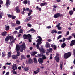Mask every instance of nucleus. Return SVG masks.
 Instances as JSON below:
<instances>
[{"instance_id":"nucleus-34","label":"nucleus","mask_w":75,"mask_h":75,"mask_svg":"<svg viewBox=\"0 0 75 75\" xmlns=\"http://www.w3.org/2000/svg\"><path fill=\"white\" fill-rule=\"evenodd\" d=\"M71 38H72V37L69 36V38H66V40H70Z\"/></svg>"},{"instance_id":"nucleus-10","label":"nucleus","mask_w":75,"mask_h":75,"mask_svg":"<svg viewBox=\"0 0 75 75\" xmlns=\"http://www.w3.org/2000/svg\"><path fill=\"white\" fill-rule=\"evenodd\" d=\"M38 61L39 64H42L44 61L41 58H39L38 59Z\"/></svg>"},{"instance_id":"nucleus-47","label":"nucleus","mask_w":75,"mask_h":75,"mask_svg":"<svg viewBox=\"0 0 75 75\" xmlns=\"http://www.w3.org/2000/svg\"><path fill=\"white\" fill-rule=\"evenodd\" d=\"M62 36L60 35H59V36L57 38V39L58 40L59 39V38H61V37Z\"/></svg>"},{"instance_id":"nucleus-29","label":"nucleus","mask_w":75,"mask_h":75,"mask_svg":"<svg viewBox=\"0 0 75 75\" xmlns=\"http://www.w3.org/2000/svg\"><path fill=\"white\" fill-rule=\"evenodd\" d=\"M47 52H51L52 51V48H49V49H47Z\"/></svg>"},{"instance_id":"nucleus-40","label":"nucleus","mask_w":75,"mask_h":75,"mask_svg":"<svg viewBox=\"0 0 75 75\" xmlns=\"http://www.w3.org/2000/svg\"><path fill=\"white\" fill-rule=\"evenodd\" d=\"M42 59H46V57L45 55H43L42 56Z\"/></svg>"},{"instance_id":"nucleus-19","label":"nucleus","mask_w":75,"mask_h":75,"mask_svg":"<svg viewBox=\"0 0 75 75\" xmlns=\"http://www.w3.org/2000/svg\"><path fill=\"white\" fill-rule=\"evenodd\" d=\"M7 34V33L6 31H4L2 33V35L3 37L6 36Z\"/></svg>"},{"instance_id":"nucleus-13","label":"nucleus","mask_w":75,"mask_h":75,"mask_svg":"<svg viewBox=\"0 0 75 75\" xmlns=\"http://www.w3.org/2000/svg\"><path fill=\"white\" fill-rule=\"evenodd\" d=\"M59 13H58L55 14L53 16L54 18H58V17H59Z\"/></svg>"},{"instance_id":"nucleus-39","label":"nucleus","mask_w":75,"mask_h":75,"mask_svg":"<svg viewBox=\"0 0 75 75\" xmlns=\"http://www.w3.org/2000/svg\"><path fill=\"white\" fill-rule=\"evenodd\" d=\"M7 15L8 17H9V18H11V17H12V15H10V14H8Z\"/></svg>"},{"instance_id":"nucleus-33","label":"nucleus","mask_w":75,"mask_h":75,"mask_svg":"<svg viewBox=\"0 0 75 75\" xmlns=\"http://www.w3.org/2000/svg\"><path fill=\"white\" fill-rule=\"evenodd\" d=\"M5 56H6V54H5V52H3L2 53V57H5Z\"/></svg>"},{"instance_id":"nucleus-31","label":"nucleus","mask_w":75,"mask_h":75,"mask_svg":"<svg viewBox=\"0 0 75 75\" xmlns=\"http://www.w3.org/2000/svg\"><path fill=\"white\" fill-rule=\"evenodd\" d=\"M73 13H74V11H70L69 12V13L71 16L72 15Z\"/></svg>"},{"instance_id":"nucleus-4","label":"nucleus","mask_w":75,"mask_h":75,"mask_svg":"<svg viewBox=\"0 0 75 75\" xmlns=\"http://www.w3.org/2000/svg\"><path fill=\"white\" fill-rule=\"evenodd\" d=\"M72 53L71 52H69L67 53H65L64 55V58L67 59L69 58L71 55Z\"/></svg>"},{"instance_id":"nucleus-54","label":"nucleus","mask_w":75,"mask_h":75,"mask_svg":"<svg viewBox=\"0 0 75 75\" xmlns=\"http://www.w3.org/2000/svg\"><path fill=\"white\" fill-rule=\"evenodd\" d=\"M40 68H41L42 69H44V66L42 65L40 66Z\"/></svg>"},{"instance_id":"nucleus-8","label":"nucleus","mask_w":75,"mask_h":75,"mask_svg":"<svg viewBox=\"0 0 75 75\" xmlns=\"http://www.w3.org/2000/svg\"><path fill=\"white\" fill-rule=\"evenodd\" d=\"M60 25H61V23H59L56 26V27L59 30H61L62 29V28L60 27Z\"/></svg>"},{"instance_id":"nucleus-56","label":"nucleus","mask_w":75,"mask_h":75,"mask_svg":"<svg viewBox=\"0 0 75 75\" xmlns=\"http://www.w3.org/2000/svg\"><path fill=\"white\" fill-rule=\"evenodd\" d=\"M59 17H63L64 16V15H63L62 14H60V13H59Z\"/></svg>"},{"instance_id":"nucleus-58","label":"nucleus","mask_w":75,"mask_h":75,"mask_svg":"<svg viewBox=\"0 0 75 75\" xmlns=\"http://www.w3.org/2000/svg\"><path fill=\"white\" fill-rule=\"evenodd\" d=\"M71 35L72 36H74V38H75V35L74 33L72 34Z\"/></svg>"},{"instance_id":"nucleus-30","label":"nucleus","mask_w":75,"mask_h":75,"mask_svg":"<svg viewBox=\"0 0 75 75\" xmlns=\"http://www.w3.org/2000/svg\"><path fill=\"white\" fill-rule=\"evenodd\" d=\"M34 60V63H35L36 64H37V62H38L37 61V59H36V58H34L33 59Z\"/></svg>"},{"instance_id":"nucleus-61","label":"nucleus","mask_w":75,"mask_h":75,"mask_svg":"<svg viewBox=\"0 0 75 75\" xmlns=\"http://www.w3.org/2000/svg\"><path fill=\"white\" fill-rule=\"evenodd\" d=\"M21 67L20 66V67H19L18 68V69H19V70H20V69H21Z\"/></svg>"},{"instance_id":"nucleus-45","label":"nucleus","mask_w":75,"mask_h":75,"mask_svg":"<svg viewBox=\"0 0 75 75\" xmlns=\"http://www.w3.org/2000/svg\"><path fill=\"white\" fill-rule=\"evenodd\" d=\"M37 57L39 58L40 57H41V54H39L38 55Z\"/></svg>"},{"instance_id":"nucleus-38","label":"nucleus","mask_w":75,"mask_h":75,"mask_svg":"<svg viewBox=\"0 0 75 75\" xmlns=\"http://www.w3.org/2000/svg\"><path fill=\"white\" fill-rule=\"evenodd\" d=\"M16 23L17 24H20V22L18 21H16Z\"/></svg>"},{"instance_id":"nucleus-6","label":"nucleus","mask_w":75,"mask_h":75,"mask_svg":"<svg viewBox=\"0 0 75 75\" xmlns=\"http://www.w3.org/2000/svg\"><path fill=\"white\" fill-rule=\"evenodd\" d=\"M17 65L16 64H14L12 65V69L14 71L15 70H17Z\"/></svg>"},{"instance_id":"nucleus-21","label":"nucleus","mask_w":75,"mask_h":75,"mask_svg":"<svg viewBox=\"0 0 75 75\" xmlns=\"http://www.w3.org/2000/svg\"><path fill=\"white\" fill-rule=\"evenodd\" d=\"M5 30L6 31H7L9 30V26L7 25H6L5 26Z\"/></svg>"},{"instance_id":"nucleus-11","label":"nucleus","mask_w":75,"mask_h":75,"mask_svg":"<svg viewBox=\"0 0 75 75\" xmlns=\"http://www.w3.org/2000/svg\"><path fill=\"white\" fill-rule=\"evenodd\" d=\"M54 58L56 60V62H58L59 61V60H60L59 57H57V56H56Z\"/></svg>"},{"instance_id":"nucleus-9","label":"nucleus","mask_w":75,"mask_h":75,"mask_svg":"<svg viewBox=\"0 0 75 75\" xmlns=\"http://www.w3.org/2000/svg\"><path fill=\"white\" fill-rule=\"evenodd\" d=\"M75 44V40L71 41V43L70 44V46H73Z\"/></svg>"},{"instance_id":"nucleus-46","label":"nucleus","mask_w":75,"mask_h":75,"mask_svg":"<svg viewBox=\"0 0 75 75\" xmlns=\"http://www.w3.org/2000/svg\"><path fill=\"white\" fill-rule=\"evenodd\" d=\"M53 7H54V8H57V6L56 5H54Z\"/></svg>"},{"instance_id":"nucleus-22","label":"nucleus","mask_w":75,"mask_h":75,"mask_svg":"<svg viewBox=\"0 0 75 75\" xmlns=\"http://www.w3.org/2000/svg\"><path fill=\"white\" fill-rule=\"evenodd\" d=\"M40 72V69H38L36 71H34V73L35 74H37L38 73Z\"/></svg>"},{"instance_id":"nucleus-63","label":"nucleus","mask_w":75,"mask_h":75,"mask_svg":"<svg viewBox=\"0 0 75 75\" xmlns=\"http://www.w3.org/2000/svg\"><path fill=\"white\" fill-rule=\"evenodd\" d=\"M21 14H23V15H24V11H22Z\"/></svg>"},{"instance_id":"nucleus-36","label":"nucleus","mask_w":75,"mask_h":75,"mask_svg":"<svg viewBox=\"0 0 75 75\" xmlns=\"http://www.w3.org/2000/svg\"><path fill=\"white\" fill-rule=\"evenodd\" d=\"M27 25L28 27H31V26H32L29 23H28L27 24Z\"/></svg>"},{"instance_id":"nucleus-59","label":"nucleus","mask_w":75,"mask_h":75,"mask_svg":"<svg viewBox=\"0 0 75 75\" xmlns=\"http://www.w3.org/2000/svg\"><path fill=\"white\" fill-rule=\"evenodd\" d=\"M55 46V45L54 44L51 45V46L52 47H54Z\"/></svg>"},{"instance_id":"nucleus-41","label":"nucleus","mask_w":75,"mask_h":75,"mask_svg":"<svg viewBox=\"0 0 75 75\" xmlns=\"http://www.w3.org/2000/svg\"><path fill=\"white\" fill-rule=\"evenodd\" d=\"M11 18L12 19H15L16 18V16H14L12 15Z\"/></svg>"},{"instance_id":"nucleus-52","label":"nucleus","mask_w":75,"mask_h":75,"mask_svg":"<svg viewBox=\"0 0 75 75\" xmlns=\"http://www.w3.org/2000/svg\"><path fill=\"white\" fill-rule=\"evenodd\" d=\"M58 34H61V33H62V32L61 31H59L57 32Z\"/></svg>"},{"instance_id":"nucleus-14","label":"nucleus","mask_w":75,"mask_h":75,"mask_svg":"<svg viewBox=\"0 0 75 75\" xmlns=\"http://www.w3.org/2000/svg\"><path fill=\"white\" fill-rule=\"evenodd\" d=\"M45 47L47 48H48L50 47V44L48 43V42H47L46 43Z\"/></svg>"},{"instance_id":"nucleus-28","label":"nucleus","mask_w":75,"mask_h":75,"mask_svg":"<svg viewBox=\"0 0 75 75\" xmlns=\"http://www.w3.org/2000/svg\"><path fill=\"white\" fill-rule=\"evenodd\" d=\"M60 67L61 70H62V61L60 62Z\"/></svg>"},{"instance_id":"nucleus-26","label":"nucleus","mask_w":75,"mask_h":75,"mask_svg":"<svg viewBox=\"0 0 75 75\" xmlns=\"http://www.w3.org/2000/svg\"><path fill=\"white\" fill-rule=\"evenodd\" d=\"M66 46V44L65 43H63L61 46V48H64V47Z\"/></svg>"},{"instance_id":"nucleus-55","label":"nucleus","mask_w":75,"mask_h":75,"mask_svg":"<svg viewBox=\"0 0 75 75\" xmlns=\"http://www.w3.org/2000/svg\"><path fill=\"white\" fill-rule=\"evenodd\" d=\"M10 74L9 72H7L6 74L5 75H9Z\"/></svg>"},{"instance_id":"nucleus-2","label":"nucleus","mask_w":75,"mask_h":75,"mask_svg":"<svg viewBox=\"0 0 75 75\" xmlns=\"http://www.w3.org/2000/svg\"><path fill=\"white\" fill-rule=\"evenodd\" d=\"M38 38H39L38 39L36 42H38V43H37L36 45V47L37 49L39 50L40 52L41 53H44L45 52V50L43 48H42L41 49H40V47L39 46V45L41 44V41H42V38L41 37H40V36H38Z\"/></svg>"},{"instance_id":"nucleus-17","label":"nucleus","mask_w":75,"mask_h":75,"mask_svg":"<svg viewBox=\"0 0 75 75\" xmlns=\"http://www.w3.org/2000/svg\"><path fill=\"white\" fill-rule=\"evenodd\" d=\"M12 58L13 59H17L18 58V57L15 55H13L12 56Z\"/></svg>"},{"instance_id":"nucleus-43","label":"nucleus","mask_w":75,"mask_h":75,"mask_svg":"<svg viewBox=\"0 0 75 75\" xmlns=\"http://www.w3.org/2000/svg\"><path fill=\"white\" fill-rule=\"evenodd\" d=\"M29 31H35V30H34V29L32 28L29 30Z\"/></svg>"},{"instance_id":"nucleus-62","label":"nucleus","mask_w":75,"mask_h":75,"mask_svg":"<svg viewBox=\"0 0 75 75\" xmlns=\"http://www.w3.org/2000/svg\"><path fill=\"white\" fill-rule=\"evenodd\" d=\"M49 52H48V51L47 50V52L46 53V54L47 55H48V53H49Z\"/></svg>"},{"instance_id":"nucleus-12","label":"nucleus","mask_w":75,"mask_h":75,"mask_svg":"<svg viewBox=\"0 0 75 75\" xmlns=\"http://www.w3.org/2000/svg\"><path fill=\"white\" fill-rule=\"evenodd\" d=\"M29 35L30 34H29L28 35H26L25 34L24 35L23 37L24 39H28V38L30 37V36H29Z\"/></svg>"},{"instance_id":"nucleus-57","label":"nucleus","mask_w":75,"mask_h":75,"mask_svg":"<svg viewBox=\"0 0 75 75\" xmlns=\"http://www.w3.org/2000/svg\"><path fill=\"white\" fill-rule=\"evenodd\" d=\"M13 74H17V72H16V71H13Z\"/></svg>"},{"instance_id":"nucleus-1","label":"nucleus","mask_w":75,"mask_h":75,"mask_svg":"<svg viewBox=\"0 0 75 75\" xmlns=\"http://www.w3.org/2000/svg\"><path fill=\"white\" fill-rule=\"evenodd\" d=\"M25 49V43H23V44L20 46L18 44L16 45V50L17 52V54L16 56L17 57H19L20 55V52H18L19 50L21 52H23V50H24Z\"/></svg>"},{"instance_id":"nucleus-49","label":"nucleus","mask_w":75,"mask_h":75,"mask_svg":"<svg viewBox=\"0 0 75 75\" xmlns=\"http://www.w3.org/2000/svg\"><path fill=\"white\" fill-rule=\"evenodd\" d=\"M51 28V27L50 26H47V28H46L47 29H49L50 28Z\"/></svg>"},{"instance_id":"nucleus-51","label":"nucleus","mask_w":75,"mask_h":75,"mask_svg":"<svg viewBox=\"0 0 75 75\" xmlns=\"http://www.w3.org/2000/svg\"><path fill=\"white\" fill-rule=\"evenodd\" d=\"M15 24L14 23H11V25L12 26V27H13L15 25Z\"/></svg>"},{"instance_id":"nucleus-53","label":"nucleus","mask_w":75,"mask_h":75,"mask_svg":"<svg viewBox=\"0 0 75 75\" xmlns=\"http://www.w3.org/2000/svg\"><path fill=\"white\" fill-rule=\"evenodd\" d=\"M55 31V30H53L52 31L51 33L52 34H53V33H54V32Z\"/></svg>"},{"instance_id":"nucleus-7","label":"nucleus","mask_w":75,"mask_h":75,"mask_svg":"<svg viewBox=\"0 0 75 75\" xmlns=\"http://www.w3.org/2000/svg\"><path fill=\"white\" fill-rule=\"evenodd\" d=\"M19 7H17L15 8V11L17 13H20V10L19 9Z\"/></svg>"},{"instance_id":"nucleus-50","label":"nucleus","mask_w":75,"mask_h":75,"mask_svg":"<svg viewBox=\"0 0 75 75\" xmlns=\"http://www.w3.org/2000/svg\"><path fill=\"white\" fill-rule=\"evenodd\" d=\"M19 32L20 33H23V30L21 29L20 30Z\"/></svg>"},{"instance_id":"nucleus-24","label":"nucleus","mask_w":75,"mask_h":75,"mask_svg":"<svg viewBox=\"0 0 75 75\" xmlns=\"http://www.w3.org/2000/svg\"><path fill=\"white\" fill-rule=\"evenodd\" d=\"M23 11H28L29 10H30V9L28 8H23Z\"/></svg>"},{"instance_id":"nucleus-60","label":"nucleus","mask_w":75,"mask_h":75,"mask_svg":"<svg viewBox=\"0 0 75 75\" xmlns=\"http://www.w3.org/2000/svg\"><path fill=\"white\" fill-rule=\"evenodd\" d=\"M56 49H57V46L56 45H55V46L54 47V50H56Z\"/></svg>"},{"instance_id":"nucleus-64","label":"nucleus","mask_w":75,"mask_h":75,"mask_svg":"<svg viewBox=\"0 0 75 75\" xmlns=\"http://www.w3.org/2000/svg\"><path fill=\"white\" fill-rule=\"evenodd\" d=\"M73 64H74V65H75V59L73 61Z\"/></svg>"},{"instance_id":"nucleus-32","label":"nucleus","mask_w":75,"mask_h":75,"mask_svg":"<svg viewBox=\"0 0 75 75\" xmlns=\"http://www.w3.org/2000/svg\"><path fill=\"white\" fill-rule=\"evenodd\" d=\"M21 58L22 59H25L26 58V57L24 56L23 55H21Z\"/></svg>"},{"instance_id":"nucleus-48","label":"nucleus","mask_w":75,"mask_h":75,"mask_svg":"<svg viewBox=\"0 0 75 75\" xmlns=\"http://www.w3.org/2000/svg\"><path fill=\"white\" fill-rule=\"evenodd\" d=\"M11 64V63L7 62L5 64V65H10Z\"/></svg>"},{"instance_id":"nucleus-25","label":"nucleus","mask_w":75,"mask_h":75,"mask_svg":"<svg viewBox=\"0 0 75 75\" xmlns=\"http://www.w3.org/2000/svg\"><path fill=\"white\" fill-rule=\"evenodd\" d=\"M24 70H25V71H28V70H29V69H30V68H29V67H25L24 68Z\"/></svg>"},{"instance_id":"nucleus-23","label":"nucleus","mask_w":75,"mask_h":75,"mask_svg":"<svg viewBox=\"0 0 75 75\" xmlns=\"http://www.w3.org/2000/svg\"><path fill=\"white\" fill-rule=\"evenodd\" d=\"M11 52L10 51L9 52L8 54V58H9L11 56Z\"/></svg>"},{"instance_id":"nucleus-5","label":"nucleus","mask_w":75,"mask_h":75,"mask_svg":"<svg viewBox=\"0 0 75 75\" xmlns=\"http://www.w3.org/2000/svg\"><path fill=\"white\" fill-rule=\"evenodd\" d=\"M32 17H33V16H30L29 17L27 18L24 21L25 22H27L28 21H29L30 20L32 19Z\"/></svg>"},{"instance_id":"nucleus-16","label":"nucleus","mask_w":75,"mask_h":75,"mask_svg":"<svg viewBox=\"0 0 75 75\" xmlns=\"http://www.w3.org/2000/svg\"><path fill=\"white\" fill-rule=\"evenodd\" d=\"M40 5L41 6H46L47 5V2H45V3H41Z\"/></svg>"},{"instance_id":"nucleus-35","label":"nucleus","mask_w":75,"mask_h":75,"mask_svg":"<svg viewBox=\"0 0 75 75\" xmlns=\"http://www.w3.org/2000/svg\"><path fill=\"white\" fill-rule=\"evenodd\" d=\"M23 3L25 4H27V0H25L23 1Z\"/></svg>"},{"instance_id":"nucleus-37","label":"nucleus","mask_w":75,"mask_h":75,"mask_svg":"<svg viewBox=\"0 0 75 75\" xmlns=\"http://www.w3.org/2000/svg\"><path fill=\"white\" fill-rule=\"evenodd\" d=\"M21 26H19L18 27H16L15 28L16 30H19V29H20L21 28Z\"/></svg>"},{"instance_id":"nucleus-44","label":"nucleus","mask_w":75,"mask_h":75,"mask_svg":"<svg viewBox=\"0 0 75 75\" xmlns=\"http://www.w3.org/2000/svg\"><path fill=\"white\" fill-rule=\"evenodd\" d=\"M69 31H67L66 33V36H67V35H69Z\"/></svg>"},{"instance_id":"nucleus-27","label":"nucleus","mask_w":75,"mask_h":75,"mask_svg":"<svg viewBox=\"0 0 75 75\" xmlns=\"http://www.w3.org/2000/svg\"><path fill=\"white\" fill-rule=\"evenodd\" d=\"M29 37L28 38L29 40V42H31V35H29Z\"/></svg>"},{"instance_id":"nucleus-20","label":"nucleus","mask_w":75,"mask_h":75,"mask_svg":"<svg viewBox=\"0 0 75 75\" xmlns=\"http://www.w3.org/2000/svg\"><path fill=\"white\" fill-rule=\"evenodd\" d=\"M37 53V52L36 51L30 53L31 54V55H32L33 56H34V55H35V54H36Z\"/></svg>"},{"instance_id":"nucleus-18","label":"nucleus","mask_w":75,"mask_h":75,"mask_svg":"<svg viewBox=\"0 0 75 75\" xmlns=\"http://www.w3.org/2000/svg\"><path fill=\"white\" fill-rule=\"evenodd\" d=\"M10 2L9 0H8L6 1V6H9L10 5Z\"/></svg>"},{"instance_id":"nucleus-42","label":"nucleus","mask_w":75,"mask_h":75,"mask_svg":"<svg viewBox=\"0 0 75 75\" xmlns=\"http://www.w3.org/2000/svg\"><path fill=\"white\" fill-rule=\"evenodd\" d=\"M73 54L74 55V57H75V50H74L73 52Z\"/></svg>"},{"instance_id":"nucleus-3","label":"nucleus","mask_w":75,"mask_h":75,"mask_svg":"<svg viewBox=\"0 0 75 75\" xmlns=\"http://www.w3.org/2000/svg\"><path fill=\"white\" fill-rule=\"evenodd\" d=\"M9 39L11 41L10 42L9 45H11V44L12 45L15 42V41L16 40V39H14L13 36H9L8 35L6 38L5 40L6 42L8 41Z\"/></svg>"},{"instance_id":"nucleus-15","label":"nucleus","mask_w":75,"mask_h":75,"mask_svg":"<svg viewBox=\"0 0 75 75\" xmlns=\"http://www.w3.org/2000/svg\"><path fill=\"white\" fill-rule=\"evenodd\" d=\"M33 61L31 58H29L28 59V62L29 64H32Z\"/></svg>"}]
</instances>
